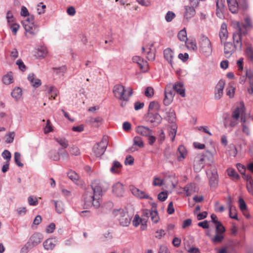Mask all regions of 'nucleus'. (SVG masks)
I'll list each match as a JSON object with an SVG mask.
<instances>
[{
	"label": "nucleus",
	"mask_w": 253,
	"mask_h": 253,
	"mask_svg": "<svg viewBox=\"0 0 253 253\" xmlns=\"http://www.w3.org/2000/svg\"><path fill=\"white\" fill-rule=\"evenodd\" d=\"M112 214L119 221L121 226L126 227L130 223L132 217L124 210L122 209L114 210Z\"/></svg>",
	"instance_id": "4"
},
{
	"label": "nucleus",
	"mask_w": 253,
	"mask_h": 253,
	"mask_svg": "<svg viewBox=\"0 0 253 253\" xmlns=\"http://www.w3.org/2000/svg\"><path fill=\"white\" fill-rule=\"evenodd\" d=\"M224 238V237L221 234H217L216 233L215 236L214 238L212 239V241L213 243L216 244V243H219L222 242Z\"/></svg>",
	"instance_id": "58"
},
{
	"label": "nucleus",
	"mask_w": 253,
	"mask_h": 253,
	"mask_svg": "<svg viewBox=\"0 0 253 253\" xmlns=\"http://www.w3.org/2000/svg\"><path fill=\"white\" fill-rule=\"evenodd\" d=\"M133 63H137L139 66L140 70L143 72H147L148 70V64L147 61L144 60L142 58L139 56H134L132 58Z\"/></svg>",
	"instance_id": "12"
},
{
	"label": "nucleus",
	"mask_w": 253,
	"mask_h": 253,
	"mask_svg": "<svg viewBox=\"0 0 253 253\" xmlns=\"http://www.w3.org/2000/svg\"><path fill=\"white\" fill-rule=\"evenodd\" d=\"M185 43L186 44L187 47L191 50H195L197 48L196 42L195 41H189L188 42H185Z\"/></svg>",
	"instance_id": "48"
},
{
	"label": "nucleus",
	"mask_w": 253,
	"mask_h": 253,
	"mask_svg": "<svg viewBox=\"0 0 253 253\" xmlns=\"http://www.w3.org/2000/svg\"><path fill=\"white\" fill-rule=\"evenodd\" d=\"M245 55L252 62H253V48L250 46L246 47Z\"/></svg>",
	"instance_id": "42"
},
{
	"label": "nucleus",
	"mask_w": 253,
	"mask_h": 253,
	"mask_svg": "<svg viewBox=\"0 0 253 253\" xmlns=\"http://www.w3.org/2000/svg\"><path fill=\"white\" fill-rule=\"evenodd\" d=\"M237 124L238 120L237 119L233 118L228 114L224 115V125L225 127H233L235 126Z\"/></svg>",
	"instance_id": "18"
},
{
	"label": "nucleus",
	"mask_w": 253,
	"mask_h": 253,
	"mask_svg": "<svg viewBox=\"0 0 253 253\" xmlns=\"http://www.w3.org/2000/svg\"><path fill=\"white\" fill-rule=\"evenodd\" d=\"M57 243V240L55 238H50L45 240L42 244L44 249L46 251L53 250Z\"/></svg>",
	"instance_id": "16"
},
{
	"label": "nucleus",
	"mask_w": 253,
	"mask_h": 253,
	"mask_svg": "<svg viewBox=\"0 0 253 253\" xmlns=\"http://www.w3.org/2000/svg\"><path fill=\"white\" fill-rule=\"evenodd\" d=\"M200 52L205 56H209L212 51V43L206 36H203L199 41Z\"/></svg>",
	"instance_id": "5"
},
{
	"label": "nucleus",
	"mask_w": 253,
	"mask_h": 253,
	"mask_svg": "<svg viewBox=\"0 0 253 253\" xmlns=\"http://www.w3.org/2000/svg\"><path fill=\"white\" fill-rule=\"evenodd\" d=\"M48 93L50 95L51 97L55 99L58 93V91L55 87L51 86L48 89Z\"/></svg>",
	"instance_id": "50"
},
{
	"label": "nucleus",
	"mask_w": 253,
	"mask_h": 253,
	"mask_svg": "<svg viewBox=\"0 0 253 253\" xmlns=\"http://www.w3.org/2000/svg\"><path fill=\"white\" fill-rule=\"evenodd\" d=\"M55 139L64 148H67L69 145L68 140L65 138L57 137Z\"/></svg>",
	"instance_id": "44"
},
{
	"label": "nucleus",
	"mask_w": 253,
	"mask_h": 253,
	"mask_svg": "<svg viewBox=\"0 0 253 253\" xmlns=\"http://www.w3.org/2000/svg\"><path fill=\"white\" fill-rule=\"evenodd\" d=\"M196 15V10L193 6L186 5L183 12L184 20L189 22Z\"/></svg>",
	"instance_id": "13"
},
{
	"label": "nucleus",
	"mask_w": 253,
	"mask_h": 253,
	"mask_svg": "<svg viewBox=\"0 0 253 253\" xmlns=\"http://www.w3.org/2000/svg\"><path fill=\"white\" fill-rule=\"evenodd\" d=\"M245 108L244 103L241 102L240 106L235 109L231 116L238 120L240 116H241L245 113Z\"/></svg>",
	"instance_id": "21"
},
{
	"label": "nucleus",
	"mask_w": 253,
	"mask_h": 253,
	"mask_svg": "<svg viewBox=\"0 0 253 253\" xmlns=\"http://www.w3.org/2000/svg\"><path fill=\"white\" fill-rule=\"evenodd\" d=\"M172 84H168L165 90V98L164 99V104L166 106L169 105L173 100L174 93L173 91L171 90Z\"/></svg>",
	"instance_id": "8"
},
{
	"label": "nucleus",
	"mask_w": 253,
	"mask_h": 253,
	"mask_svg": "<svg viewBox=\"0 0 253 253\" xmlns=\"http://www.w3.org/2000/svg\"><path fill=\"white\" fill-rule=\"evenodd\" d=\"M238 30L233 34V44L236 48L237 50L241 51L242 50L243 43L242 41V30L239 26V23H238Z\"/></svg>",
	"instance_id": "7"
},
{
	"label": "nucleus",
	"mask_w": 253,
	"mask_h": 253,
	"mask_svg": "<svg viewBox=\"0 0 253 253\" xmlns=\"http://www.w3.org/2000/svg\"><path fill=\"white\" fill-rule=\"evenodd\" d=\"M1 156L4 159L6 160V162H9L11 160V154L7 150H4L1 154Z\"/></svg>",
	"instance_id": "57"
},
{
	"label": "nucleus",
	"mask_w": 253,
	"mask_h": 253,
	"mask_svg": "<svg viewBox=\"0 0 253 253\" xmlns=\"http://www.w3.org/2000/svg\"><path fill=\"white\" fill-rule=\"evenodd\" d=\"M112 192L115 196H123L125 192L124 185L120 182L115 183L112 185Z\"/></svg>",
	"instance_id": "15"
},
{
	"label": "nucleus",
	"mask_w": 253,
	"mask_h": 253,
	"mask_svg": "<svg viewBox=\"0 0 253 253\" xmlns=\"http://www.w3.org/2000/svg\"><path fill=\"white\" fill-rule=\"evenodd\" d=\"M229 10L232 13H236L238 10L239 5L236 0H227Z\"/></svg>",
	"instance_id": "32"
},
{
	"label": "nucleus",
	"mask_w": 253,
	"mask_h": 253,
	"mask_svg": "<svg viewBox=\"0 0 253 253\" xmlns=\"http://www.w3.org/2000/svg\"><path fill=\"white\" fill-rule=\"evenodd\" d=\"M53 70L54 73L59 75H63L67 71V67L66 66H62L59 67L53 68Z\"/></svg>",
	"instance_id": "43"
},
{
	"label": "nucleus",
	"mask_w": 253,
	"mask_h": 253,
	"mask_svg": "<svg viewBox=\"0 0 253 253\" xmlns=\"http://www.w3.org/2000/svg\"><path fill=\"white\" fill-rule=\"evenodd\" d=\"M28 201L30 206H36L38 204L37 198L36 197L30 196L28 197Z\"/></svg>",
	"instance_id": "62"
},
{
	"label": "nucleus",
	"mask_w": 253,
	"mask_h": 253,
	"mask_svg": "<svg viewBox=\"0 0 253 253\" xmlns=\"http://www.w3.org/2000/svg\"><path fill=\"white\" fill-rule=\"evenodd\" d=\"M225 86V81L223 80H220L215 85L214 89V98L218 100L221 98L223 95V91Z\"/></svg>",
	"instance_id": "11"
},
{
	"label": "nucleus",
	"mask_w": 253,
	"mask_h": 253,
	"mask_svg": "<svg viewBox=\"0 0 253 253\" xmlns=\"http://www.w3.org/2000/svg\"><path fill=\"white\" fill-rule=\"evenodd\" d=\"M226 94L230 98H233L235 93V87L231 84H229L226 88Z\"/></svg>",
	"instance_id": "47"
},
{
	"label": "nucleus",
	"mask_w": 253,
	"mask_h": 253,
	"mask_svg": "<svg viewBox=\"0 0 253 253\" xmlns=\"http://www.w3.org/2000/svg\"><path fill=\"white\" fill-rule=\"evenodd\" d=\"M144 94L147 97H151L154 95V89L152 87H147L144 91Z\"/></svg>",
	"instance_id": "61"
},
{
	"label": "nucleus",
	"mask_w": 253,
	"mask_h": 253,
	"mask_svg": "<svg viewBox=\"0 0 253 253\" xmlns=\"http://www.w3.org/2000/svg\"><path fill=\"white\" fill-rule=\"evenodd\" d=\"M156 204L153 203L152 204V210L149 211L146 210H145L143 213V215L147 217L150 216L152 222L155 223H157L160 219L158 211L156 209Z\"/></svg>",
	"instance_id": "9"
},
{
	"label": "nucleus",
	"mask_w": 253,
	"mask_h": 253,
	"mask_svg": "<svg viewBox=\"0 0 253 253\" xmlns=\"http://www.w3.org/2000/svg\"><path fill=\"white\" fill-rule=\"evenodd\" d=\"M201 157L206 162V165H211L214 161L213 154L209 151H206L202 156Z\"/></svg>",
	"instance_id": "27"
},
{
	"label": "nucleus",
	"mask_w": 253,
	"mask_h": 253,
	"mask_svg": "<svg viewBox=\"0 0 253 253\" xmlns=\"http://www.w3.org/2000/svg\"><path fill=\"white\" fill-rule=\"evenodd\" d=\"M175 17V13L171 11H169L165 15V20L168 22H171Z\"/></svg>",
	"instance_id": "52"
},
{
	"label": "nucleus",
	"mask_w": 253,
	"mask_h": 253,
	"mask_svg": "<svg viewBox=\"0 0 253 253\" xmlns=\"http://www.w3.org/2000/svg\"><path fill=\"white\" fill-rule=\"evenodd\" d=\"M207 176L209 179V184L211 187H216L217 185V174L216 170L207 172Z\"/></svg>",
	"instance_id": "19"
},
{
	"label": "nucleus",
	"mask_w": 253,
	"mask_h": 253,
	"mask_svg": "<svg viewBox=\"0 0 253 253\" xmlns=\"http://www.w3.org/2000/svg\"><path fill=\"white\" fill-rule=\"evenodd\" d=\"M136 131L137 133L144 136H148L153 133L152 129L143 126H137L136 127Z\"/></svg>",
	"instance_id": "20"
},
{
	"label": "nucleus",
	"mask_w": 253,
	"mask_h": 253,
	"mask_svg": "<svg viewBox=\"0 0 253 253\" xmlns=\"http://www.w3.org/2000/svg\"><path fill=\"white\" fill-rule=\"evenodd\" d=\"M133 145L137 146L139 147H142L143 146V143L140 137L135 136L133 138Z\"/></svg>",
	"instance_id": "56"
},
{
	"label": "nucleus",
	"mask_w": 253,
	"mask_h": 253,
	"mask_svg": "<svg viewBox=\"0 0 253 253\" xmlns=\"http://www.w3.org/2000/svg\"><path fill=\"white\" fill-rule=\"evenodd\" d=\"M68 177L77 185H82V181L79 175L74 170H70L67 174Z\"/></svg>",
	"instance_id": "25"
},
{
	"label": "nucleus",
	"mask_w": 253,
	"mask_h": 253,
	"mask_svg": "<svg viewBox=\"0 0 253 253\" xmlns=\"http://www.w3.org/2000/svg\"><path fill=\"white\" fill-rule=\"evenodd\" d=\"M177 128L176 125L173 124L169 129V135L172 141L174 140L177 132Z\"/></svg>",
	"instance_id": "39"
},
{
	"label": "nucleus",
	"mask_w": 253,
	"mask_h": 253,
	"mask_svg": "<svg viewBox=\"0 0 253 253\" xmlns=\"http://www.w3.org/2000/svg\"><path fill=\"white\" fill-rule=\"evenodd\" d=\"M22 24L26 33H29L32 35H35L39 32L38 26L34 24L33 22L24 21L22 22Z\"/></svg>",
	"instance_id": "10"
},
{
	"label": "nucleus",
	"mask_w": 253,
	"mask_h": 253,
	"mask_svg": "<svg viewBox=\"0 0 253 253\" xmlns=\"http://www.w3.org/2000/svg\"><path fill=\"white\" fill-rule=\"evenodd\" d=\"M113 93L114 96L119 100L128 101L133 94V90L130 87L126 88L123 85L117 84L113 87Z\"/></svg>",
	"instance_id": "2"
},
{
	"label": "nucleus",
	"mask_w": 253,
	"mask_h": 253,
	"mask_svg": "<svg viewBox=\"0 0 253 253\" xmlns=\"http://www.w3.org/2000/svg\"><path fill=\"white\" fill-rule=\"evenodd\" d=\"M28 80L31 83L32 86L36 88L42 84L41 81L36 77L34 73H30L28 76Z\"/></svg>",
	"instance_id": "22"
},
{
	"label": "nucleus",
	"mask_w": 253,
	"mask_h": 253,
	"mask_svg": "<svg viewBox=\"0 0 253 253\" xmlns=\"http://www.w3.org/2000/svg\"><path fill=\"white\" fill-rule=\"evenodd\" d=\"M205 165H206V162L200 156L199 158H197L195 161L194 165V169L195 171L198 172L204 167Z\"/></svg>",
	"instance_id": "23"
},
{
	"label": "nucleus",
	"mask_w": 253,
	"mask_h": 253,
	"mask_svg": "<svg viewBox=\"0 0 253 253\" xmlns=\"http://www.w3.org/2000/svg\"><path fill=\"white\" fill-rule=\"evenodd\" d=\"M228 175L230 177H233L238 179L240 178V175L237 173L236 170L232 168H229L227 170Z\"/></svg>",
	"instance_id": "51"
},
{
	"label": "nucleus",
	"mask_w": 253,
	"mask_h": 253,
	"mask_svg": "<svg viewBox=\"0 0 253 253\" xmlns=\"http://www.w3.org/2000/svg\"><path fill=\"white\" fill-rule=\"evenodd\" d=\"M246 77L249 79V84L253 85V73L249 70L246 71Z\"/></svg>",
	"instance_id": "64"
},
{
	"label": "nucleus",
	"mask_w": 253,
	"mask_h": 253,
	"mask_svg": "<svg viewBox=\"0 0 253 253\" xmlns=\"http://www.w3.org/2000/svg\"><path fill=\"white\" fill-rule=\"evenodd\" d=\"M216 233L217 234H222L225 231V229L223 225L220 221H216Z\"/></svg>",
	"instance_id": "49"
},
{
	"label": "nucleus",
	"mask_w": 253,
	"mask_h": 253,
	"mask_svg": "<svg viewBox=\"0 0 253 253\" xmlns=\"http://www.w3.org/2000/svg\"><path fill=\"white\" fill-rule=\"evenodd\" d=\"M232 199L230 196H228L227 197V201H226V205L228 208L229 209V217L231 218L235 219L236 220H238V216L237 212H235L234 213V215H232V211L235 209V207H234L232 204Z\"/></svg>",
	"instance_id": "26"
},
{
	"label": "nucleus",
	"mask_w": 253,
	"mask_h": 253,
	"mask_svg": "<svg viewBox=\"0 0 253 253\" xmlns=\"http://www.w3.org/2000/svg\"><path fill=\"white\" fill-rule=\"evenodd\" d=\"M177 154L178 161L181 162L185 159L187 155V151L184 146L180 145L178 147Z\"/></svg>",
	"instance_id": "30"
},
{
	"label": "nucleus",
	"mask_w": 253,
	"mask_h": 253,
	"mask_svg": "<svg viewBox=\"0 0 253 253\" xmlns=\"http://www.w3.org/2000/svg\"><path fill=\"white\" fill-rule=\"evenodd\" d=\"M21 155L19 152H15L14 153V161L15 164L20 167L23 166V163L20 162Z\"/></svg>",
	"instance_id": "55"
},
{
	"label": "nucleus",
	"mask_w": 253,
	"mask_h": 253,
	"mask_svg": "<svg viewBox=\"0 0 253 253\" xmlns=\"http://www.w3.org/2000/svg\"><path fill=\"white\" fill-rule=\"evenodd\" d=\"M184 191L186 196H190L196 192V186L194 183H190L184 188Z\"/></svg>",
	"instance_id": "33"
},
{
	"label": "nucleus",
	"mask_w": 253,
	"mask_h": 253,
	"mask_svg": "<svg viewBox=\"0 0 253 253\" xmlns=\"http://www.w3.org/2000/svg\"><path fill=\"white\" fill-rule=\"evenodd\" d=\"M62 151V149L59 148L58 151H56L55 150H51L49 152V156L51 159L53 161H58L60 159V154L59 152Z\"/></svg>",
	"instance_id": "38"
},
{
	"label": "nucleus",
	"mask_w": 253,
	"mask_h": 253,
	"mask_svg": "<svg viewBox=\"0 0 253 253\" xmlns=\"http://www.w3.org/2000/svg\"><path fill=\"white\" fill-rule=\"evenodd\" d=\"M164 54L165 59L167 60V61L170 64L171 66L172 67L173 64V52L171 49L168 48L164 50Z\"/></svg>",
	"instance_id": "28"
},
{
	"label": "nucleus",
	"mask_w": 253,
	"mask_h": 253,
	"mask_svg": "<svg viewBox=\"0 0 253 253\" xmlns=\"http://www.w3.org/2000/svg\"><path fill=\"white\" fill-rule=\"evenodd\" d=\"M163 183L164 181L163 179H161L158 177H154L153 185L154 186H161L163 184Z\"/></svg>",
	"instance_id": "60"
},
{
	"label": "nucleus",
	"mask_w": 253,
	"mask_h": 253,
	"mask_svg": "<svg viewBox=\"0 0 253 253\" xmlns=\"http://www.w3.org/2000/svg\"><path fill=\"white\" fill-rule=\"evenodd\" d=\"M11 95L15 101L19 100L22 96V89L20 87H15L11 91Z\"/></svg>",
	"instance_id": "29"
},
{
	"label": "nucleus",
	"mask_w": 253,
	"mask_h": 253,
	"mask_svg": "<svg viewBox=\"0 0 253 253\" xmlns=\"http://www.w3.org/2000/svg\"><path fill=\"white\" fill-rule=\"evenodd\" d=\"M43 235L39 232H35L29 238L28 242L21 248V253H28L30 250L39 245L43 240Z\"/></svg>",
	"instance_id": "3"
},
{
	"label": "nucleus",
	"mask_w": 253,
	"mask_h": 253,
	"mask_svg": "<svg viewBox=\"0 0 253 253\" xmlns=\"http://www.w3.org/2000/svg\"><path fill=\"white\" fill-rule=\"evenodd\" d=\"M15 133L14 132H10L6 135V142L7 143H11L14 140Z\"/></svg>",
	"instance_id": "59"
},
{
	"label": "nucleus",
	"mask_w": 253,
	"mask_h": 253,
	"mask_svg": "<svg viewBox=\"0 0 253 253\" xmlns=\"http://www.w3.org/2000/svg\"><path fill=\"white\" fill-rule=\"evenodd\" d=\"M46 8V5L42 4V3H40L38 5L37 11L38 14H42L45 12V8Z\"/></svg>",
	"instance_id": "63"
},
{
	"label": "nucleus",
	"mask_w": 253,
	"mask_h": 253,
	"mask_svg": "<svg viewBox=\"0 0 253 253\" xmlns=\"http://www.w3.org/2000/svg\"><path fill=\"white\" fill-rule=\"evenodd\" d=\"M2 81L6 85L10 84L13 82V74L11 72H9L2 77Z\"/></svg>",
	"instance_id": "36"
},
{
	"label": "nucleus",
	"mask_w": 253,
	"mask_h": 253,
	"mask_svg": "<svg viewBox=\"0 0 253 253\" xmlns=\"http://www.w3.org/2000/svg\"><path fill=\"white\" fill-rule=\"evenodd\" d=\"M131 192L134 196L139 198H143L145 199H149L152 200V198L151 197H149L147 194L145 193L143 191L139 190L137 188H132L131 189Z\"/></svg>",
	"instance_id": "24"
},
{
	"label": "nucleus",
	"mask_w": 253,
	"mask_h": 253,
	"mask_svg": "<svg viewBox=\"0 0 253 253\" xmlns=\"http://www.w3.org/2000/svg\"><path fill=\"white\" fill-rule=\"evenodd\" d=\"M108 144V138L104 136L100 142L96 143L93 147V152L96 157L102 156L106 150Z\"/></svg>",
	"instance_id": "6"
},
{
	"label": "nucleus",
	"mask_w": 253,
	"mask_h": 253,
	"mask_svg": "<svg viewBox=\"0 0 253 253\" xmlns=\"http://www.w3.org/2000/svg\"><path fill=\"white\" fill-rule=\"evenodd\" d=\"M177 37L181 41L186 42L187 41V33L185 28L178 33Z\"/></svg>",
	"instance_id": "45"
},
{
	"label": "nucleus",
	"mask_w": 253,
	"mask_h": 253,
	"mask_svg": "<svg viewBox=\"0 0 253 253\" xmlns=\"http://www.w3.org/2000/svg\"><path fill=\"white\" fill-rule=\"evenodd\" d=\"M167 120L169 123H173L175 120V114L173 110H170L167 113Z\"/></svg>",
	"instance_id": "41"
},
{
	"label": "nucleus",
	"mask_w": 253,
	"mask_h": 253,
	"mask_svg": "<svg viewBox=\"0 0 253 253\" xmlns=\"http://www.w3.org/2000/svg\"><path fill=\"white\" fill-rule=\"evenodd\" d=\"M102 196V188L99 185L92 186L90 190H87L83 195L84 205L86 208L100 207Z\"/></svg>",
	"instance_id": "1"
},
{
	"label": "nucleus",
	"mask_w": 253,
	"mask_h": 253,
	"mask_svg": "<svg viewBox=\"0 0 253 253\" xmlns=\"http://www.w3.org/2000/svg\"><path fill=\"white\" fill-rule=\"evenodd\" d=\"M122 167V165L119 162L114 161L112 163V166L110 168V170L112 173H118L120 171Z\"/></svg>",
	"instance_id": "35"
},
{
	"label": "nucleus",
	"mask_w": 253,
	"mask_h": 253,
	"mask_svg": "<svg viewBox=\"0 0 253 253\" xmlns=\"http://www.w3.org/2000/svg\"><path fill=\"white\" fill-rule=\"evenodd\" d=\"M12 31L13 35H16L18 30L19 29L20 26L16 22L8 26Z\"/></svg>",
	"instance_id": "54"
},
{
	"label": "nucleus",
	"mask_w": 253,
	"mask_h": 253,
	"mask_svg": "<svg viewBox=\"0 0 253 253\" xmlns=\"http://www.w3.org/2000/svg\"><path fill=\"white\" fill-rule=\"evenodd\" d=\"M171 90L173 91V93L175 92L179 94L182 97H185V89L184 86V84L182 82H177L174 84H172Z\"/></svg>",
	"instance_id": "17"
},
{
	"label": "nucleus",
	"mask_w": 253,
	"mask_h": 253,
	"mask_svg": "<svg viewBox=\"0 0 253 253\" xmlns=\"http://www.w3.org/2000/svg\"><path fill=\"white\" fill-rule=\"evenodd\" d=\"M219 36L221 42L227 39L228 37V31L227 30V26L225 23H222L221 25L220 31L219 32Z\"/></svg>",
	"instance_id": "31"
},
{
	"label": "nucleus",
	"mask_w": 253,
	"mask_h": 253,
	"mask_svg": "<svg viewBox=\"0 0 253 253\" xmlns=\"http://www.w3.org/2000/svg\"><path fill=\"white\" fill-rule=\"evenodd\" d=\"M70 152L71 155L74 156H79L81 154L79 148L75 145H73L70 147Z\"/></svg>",
	"instance_id": "53"
},
{
	"label": "nucleus",
	"mask_w": 253,
	"mask_h": 253,
	"mask_svg": "<svg viewBox=\"0 0 253 253\" xmlns=\"http://www.w3.org/2000/svg\"><path fill=\"white\" fill-rule=\"evenodd\" d=\"M6 19L8 26L16 23L15 18L10 10L8 11L6 13Z\"/></svg>",
	"instance_id": "40"
},
{
	"label": "nucleus",
	"mask_w": 253,
	"mask_h": 253,
	"mask_svg": "<svg viewBox=\"0 0 253 253\" xmlns=\"http://www.w3.org/2000/svg\"><path fill=\"white\" fill-rule=\"evenodd\" d=\"M237 50V48L231 42H225L224 44V54L225 57L229 58Z\"/></svg>",
	"instance_id": "14"
},
{
	"label": "nucleus",
	"mask_w": 253,
	"mask_h": 253,
	"mask_svg": "<svg viewBox=\"0 0 253 253\" xmlns=\"http://www.w3.org/2000/svg\"><path fill=\"white\" fill-rule=\"evenodd\" d=\"M162 118L158 113L151 114L149 116V121L154 125H158L161 123Z\"/></svg>",
	"instance_id": "34"
},
{
	"label": "nucleus",
	"mask_w": 253,
	"mask_h": 253,
	"mask_svg": "<svg viewBox=\"0 0 253 253\" xmlns=\"http://www.w3.org/2000/svg\"><path fill=\"white\" fill-rule=\"evenodd\" d=\"M55 205V210L58 213H61L64 211V205L61 201H53Z\"/></svg>",
	"instance_id": "37"
},
{
	"label": "nucleus",
	"mask_w": 253,
	"mask_h": 253,
	"mask_svg": "<svg viewBox=\"0 0 253 253\" xmlns=\"http://www.w3.org/2000/svg\"><path fill=\"white\" fill-rule=\"evenodd\" d=\"M47 53V50L45 46H41L38 48L37 54L41 57H44Z\"/></svg>",
	"instance_id": "46"
}]
</instances>
